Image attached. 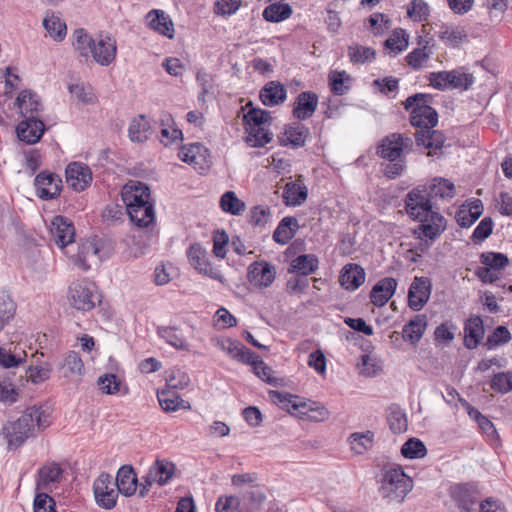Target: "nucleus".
I'll use <instances>...</instances> for the list:
<instances>
[{
  "mask_svg": "<svg viewBox=\"0 0 512 512\" xmlns=\"http://www.w3.org/2000/svg\"><path fill=\"white\" fill-rule=\"evenodd\" d=\"M51 424L50 413L42 407H29L16 418L7 420L1 428L0 436L5 440L8 451H15L28 439L36 436Z\"/></svg>",
  "mask_w": 512,
  "mask_h": 512,
  "instance_id": "nucleus-1",
  "label": "nucleus"
},
{
  "mask_svg": "<svg viewBox=\"0 0 512 512\" xmlns=\"http://www.w3.org/2000/svg\"><path fill=\"white\" fill-rule=\"evenodd\" d=\"M420 188V186H418ZM418 189V251L425 252L447 228V220Z\"/></svg>",
  "mask_w": 512,
  "mask_h": 512,
  "instance_id": "nucleus-2",
  "label": "nucleus"
},
{
  "mask_svg": "<svg viewBox=\"0 0 512 512\" xmlns=\"http://www.w3.org/2000/svg\"><path fill=\"white\" fill-rule=\"evenodd\" d=\"M439 122V114L430 105H418V153L426 157L442 155L446 141L444 133L434 129Z\"/></svg>",
  "mask_w": 512,
  "mask_h": 512,
  "instance_id": "nucleus-3",
  "label": "nucleus"
},
{
  "mask_svg": "<svg viewBox=\"0 0 512 512\" xmlns=\"http://www.w3.org/2000/svg\"><path fill=\"white\" fill-rule=\"evenodd\" d=\"M378 483L379 494L388 502H402L413 488V479L396 464L383 466Z\"/></svg>",
  "mask_w": 512,
  "mask_h": 512,
  "instance_id": "nucleus-4",
  "label": "nucleus"
},
{
  "mask_svg": "<svg viewBox=\"0 0 512 512\" xmlns=\"http://www.w3.org/2000/svg\"><path fill=\"white\" fill-rule=\"evenodd\" d=\"M424 78L429 81L431 87L441 91L454 89L466 91L475 82L473 74L467 73L465 67H458L450 71L431 72Z\"/></svg>",
  "mask_w": 512,
  "mask_h": 512,
  "instance_id": "nucleus-5",
  "label": "nucleus"
},
{
  "mask_svg": "<svg viewBox=\"0 0 512 512\" xmlns=\"http://www.w3.org/2000/svg\"><path fill=\"white\" fill-rule=\"evenodd\" d=\"M413 141L410 137L400 133H392L385 136L376 148V154L388 161H395L404 158L410 152Z\"/></svg>",
  "mask_w": 512,
  "mask_h": 512,
  "instance_id": "nucleus-6",
  "label": "nucleus"
},
{
  "mask_svg": "<svg viewBox=\"0 0 512 512\" xmlns=\"http://www.w3.org/2000/svg\"><path fill=\"white\" fill-rule=\"evenodd\" d=\"M68 299L75 309L81 311H89L100 302L95 284L86 280L70 285Z\"/></svg>",
  "mask_w": 512,
  "mask_h": 512,
  "instance_id": "nucleus-7",
  "label": "nucleus"
},
{
  "mask_svg": "<svg viewBox=\"0 0 512 512\" xmlns=\"http://www.w3.org/2000/svg\"><path fill=\"white\" fill-rule=\"evenodd\" d=\"M93 491L96 503L104 509H112L117 503L120 493L114 484L113 478L107 473H102L94 481Z\"/></svg>",
  "mask_w": 512,
  "mask_h": 512,
  "instance_id": "nucleus-8",
  "label": "nucleus"
},
{
  "mask_svg": "<svg viewBox=\"0 0 512 512\" xmlns=\"http://www.w3.org/2000/svg\"><path fill=\"white\" fill-rule=\"evenodd\" d=\"M63 469L56 462H46L37 472L36 491L51 493L62 480Z\"/></svg>",
  "mask_w": 512,
  "mask_h": 512,
  "instance_id": "nucleus-9",
  "label": "nucleus"
},
{
  "mask_svg": "<svg viewBox=\"0 0 512 512\" xmlns=\"http://www.w3.org/2000/svg\"><path fill=\"white\" fill-rule=\"evenodd\" d=\"M37 196L42 200H52L60 195L62 179L56 173L42 171L34 180Z\"/></svg>",
  "mask_w": 512,
  "mask_h": 512,
  "instance_id": "nucleus-10",
  "label": "nucleus"
},
{
  "mask_svg": "<svg viewBox=\"0 0 512 512\" xmlns=\"http://www.w3.org/2000/svg\"><path fill=\"white\" fill-rule=\"evenodd\" d=\"M121 195L126 209L151 204L150 189L140 181H129L123 187Z\"/></svg>",
  "mask_w": 512,
  "mask_h": 512,
  "instance_id": "nucleus-11",
  "label": "nucleus"
},
{
  "mask_svg": "<svg viewBox=\"0 0 512 512\" xmlns=\"http://www.w3.org/2000/svg\"><path fill=\"white\" fill-rule=\"evenodd\" d=\"M52 240L60 248H65L74 242L75 228L73 223L64 216H55L50 225Z\"/></svg>",
  "mask_w": 512,
  "mask_h": 512,
  "instance_id": "nucleus-12",
  "label": "nucleus"
},
{
  "mask_svg": "<svg viewBox=\"0 0 512 512\" xmlns=\"http://www.w3.org/2000/svg\"><path fill=\"white\" fill-rule=\"evenodd\" d=\"M269 394L274 402L280 404L282 408H285L288 411H290V409H293L295 411H299L300 413L307 414L309 416V414L314 413L313 410H315L316 407H321L316 402H305L299 396L292 395L289 393L270 391Z\"/></svg>",
  "mask_w": 512,
  "mask_h": 512,
  "instance_id": "nucleus-13",
  "label": "nucleus"
},
{
  "mask_svg": "<svg viewBox=\"0 0 512 512\" xmlns=\"http://www.w3.org/2000/svg\"><path fill=\"white\" fill-rule=\"evenodd\" d=\"M116 53V41L107 35L95 40L90 56L99 65L109 66L115 60Z\"/></svg>",
  "mask_w": 512,
  "mask_h": 512,
  "instance_id": "nucleus-14",
  "label": "nucleus"
},
{
  "mask_svg": "<svg viewBox=\"0 0 512 512\" xmlns=\"http://www.w3.org/2000/svg\"><path fill=\"white\" fill-rule=\"evenodd\" d=\"M101 262L100 246L96 239H88L84 241L74 258V264L80 269L86 271L91 268L92 264Z\"/></svg>",
  "mask_w": 512,
  "mask_h": 512,
  "instance_id": "nucleus-15",
  "label": "nucleus"
},
{
  "mask_svg": "<svg viewBox=\"0 0 512 512\" xmlns=\"http://www.w3.org/2000/svg\"><path fill=\"white\" fill-rule=\"evenodd\" d=\"M15 106L19 109L23 119L40 118L43 110L39 97L31 90H23L16 98Z\"/></svg>",
  "mask_w": 512,
  "mask_h": 512,
  "instance_id": "nucleus-16",
  "label": "nucleus"
},
{
  "mask_svg": "<svg viewBox=\"0 0 512 512\" xmlns=\"http://www.w3.org/2000/svg\"><path fill=\"white\" fill-rule=\"evenodd\" d=\"M67 183L75 191L85 190L92 181V172L87 165L74 162L70 163L66 168Z\"/></svg>",
  "mask_w": 512,
  "mask_h": 512,
  "instance_id": "nucleus-17",
  "label": "nucleus"
},
{
  "mask_svg": "<svg viewBox=\"0 0 512 512\" xmlns=\"http://www.w3.org/2000/svg\"><path fill=\"white\" fill-rule=\"evenodd\" d=\"M16 131L21 141L27 144H35L41 139L45 131V125L41 118L23 119L17 125Z\"/></svg>",
  "mask_w": 512,
  "mask_h": 512,
  "instance_id": "nucleus-18",
  "label": "nucleus"
},
{
  "mask_svg": "<svg viewBox=\"0 0 512 512\" xmlns=\"http://www.w3.org/2000/svg\"><path fill=\"white\" fill-rule=\"evenodd\" d=\"M318 106V96L312 91L298 94L293 105V116L298 120L312 117Z\"/></svg>",
  "mask_w": 512,
  "mask_h": 512,
  "instance_id": "nucleus-19",
  "label": "nucleus"
},
{
  "mask_svg": "<svg viewBox=\"0 0 512 512\" xmlns=\"http://www.w3.org/2000/svg\"><path fill=\"white\" fill-rule=\"evenodd\" d=\"M275 268L267 262H254L249 266L248 279L255 286L268 287L275 279Z\"/></svg>",
  "mask_w": 512,
  "mask_h": 512,
  "instance_id": "nucleus-20",
  "label": "nucleus"
},
{
  "mask_svg": "<svg viewBox=\"0 0 512 512\" xmlns=\"http://www.w3.org/2000/svg\"><path fill=\"white\" fill-rule=\"evenodd\" d=\"M422 192L426 193L423 196L429 198L431 202L434 198L452 199L455 196V186L448 179L434 178L423 186V189L420 190V195H422Z\"/></svg>",
  "mask_w": 512,
  "mask_h": 512,
  "instance_id": "nucleus-21",
  "label": "nucleus"
},
{
  "mask_svg": "<svg viewBox=\"0 0 512 512\" xmlns=\"http://www.w3.org/2000/svg\"><path fill=\"white\" fill-rule=\"evenodd\" d=\"M397 281L392 277L380 279L370 292L371 302L378 307L384 306L395 293Z\"/></svg>",
  "mask_w": 512,
  "mask_h": 512,
  "instance_id": "nucleus-22",
  "label": "nucleus"
},
{
  "mask_svg": "<svg viewBox=\"0 0 512 512\" xmlns=\"http://www.w3.org/2000/svg\"><path fill=\"white\" fill-rule=\"evenodd\" d=\"M464 345L467 349H475L484 337V324L480 316L470 317L464 326Z\"/></svg>",
  "mask_w": 512,
  "mask_h": 512,
  "instance_id": "nucleus-23",
  "label": "nucleus"
},
{
  "mask_svg": "<svg viewBox=\"0 0 512 512\" xmlns=\"http://www.w3.org/2000/svg\"><path fill=\"white\" fill-rule=\"evenodd\" d=\"M451 495L461 510L465 512L475 511L473 506L477 503V495L470 484L462 483L455 485L452 488Z\"/></svg>",
  "mask_w": 512,
  "mask_h": 512,
  "instance_id": "nucleus-24",
  "label": "nucleus"
},
{
  "mask_svg": "<svg viewBox=\"0 0 512 512\" xmlns=\"http://www.w3.org/2000/svg\"><path fill=\"white\" fill-rule=\"evenodd\" d=\"M84 363L75 351H69L59 366L60 375L68 379H80L84 374Z\"/></svg>",
  "mask_w": 512,
  "mask_h": 512,
  "instance_id": "nucleus-25",
  "label": "nucleus"
},
{
  "mask_svg": "<svg viewBox=\"0 0 512 512\" xmlns=\"http://www.w3.org/2000/svg\"><path fill=\"white\" fill-rule=\"evenodd\" d=\"M114 484L118 491L124 496H132L138 487L137 475L132 466H122L116 475Z\"/></svg>",
  "mask_w": 512,
  "mask_h": 512,
  "instance_id": "nucleus-26",
  "label": "nucleus"
},
{
  "mask_svg": "<svg viewBox=\"0 0 512 512\" xmlns=\"http://www.w3.org/2000/svg\"><path fill=\"white\" fill-rule=\"evenodd\" d=\"M483 213V203L480 199H473L468 208L461 206L455 214L457 224L461 228H469L472 226Z\"/></svg>",
  "mask_w": 512,
  "mask_h": 512,
  "instance_id": "nucleus-27",
  "label": "nucleus"
},
{
  "mask_svg": "<svg viewBox=\"0 0 512 512\" xmlns=\"http://www.w3.org/2000/svg\"><path fill=\"white\" fill-rule=\"evenodd\" d=\"M146 19L148 21V26L151 29L168 38H173V22L169 15H167L163 10H151L147 14Z\"/></svg>",
  "mask_w": 512,
  "mask_h": 512,
  "instance_id": "nucleus-28",
  "label": "nucleus"
},
{
  "mask_svg": "<svg viewBox=\"0 0 512 512\" xmlns=\"http://www.w3.org/2000/svg\"><path fill=\"white\" fill-rule=\"evenodd\" d=\"M287 97L283 84L278 81H270L260 91V99L265 106H277L282 104Z\"/></svg>",
  "mask_w": 512,
  "mask_h": 512,
  "instance_id": "nucleus-29",
  "label": "nucleus"
},
{
  "mask_svg": "<svg viewBox=\"0 0 512 512\" xmlns=\"http://www.w3.org/2000/svg\"><path fill=\"white\" fill-rule=\"evenodd\" d=\"M72 47L80 61L87 62L96 39L83 28L76 29L72 35Z\"/></svg>",
  "mask_w": 512,
  "mask_h": 512,
  "instance_id": "nucleus-30",
  "label": "nucleus"
},
{
  "mask_svg": "<svg viewBox=\"0 0 512 512\" xmlns=\"http://www.w3.org/2000/svg\"><path fill=\"white\" fill-rule=\"evenodd\" d=\"M187 257L191 266L204 275L216 278L212 265L206 258V251L199 244L191 245L187 250Z\"/></svg>",
  "mask_w": 512,
  "mask_h": 512,
  "instance_id": "nucleus-31",
  "label": "nucleus"
},
{
  "mask_svg": "<svg viewBox=\"0 0 512 512\" xmlns=\"http://www.w3.org/2000/svg\"><path fill=\"white\" fill-rule=\"evenodd\" d=\"M365 281V271L357 264H348L340 275V284L346 290H356Z\"/></svg>",
  "mask_w": 512,
  "mask_h": 512,
  "instance_id": "nucleus-32",
  "label": "nucleus"
},
{
  "mask_svg": "<svg viewBox=\"0 0 512 512\" xmlns=\"http://www.w3.org/2000/svg\"><path fill=\"white\" fill-rule=\"evenodd\" d=\"M175 469L174 463L165 459H157L150 467L148 473L152 481H155L160 486H164L172 479Z\"/></svg>",
  "mask_w": 512,
  "mask_h": 512,
  "instance_id": "nucleus-33",
  "label": "nucleus"
},
{
  "mask_svg": "<svg viewBox=\"0 0 512 512\" xmlns=\"http://www.w3.org/2000/svg\"><path fill=\"white\" fill-rule=\"evenodd\" d=\"M157 399L161 408L167 413L180 409H191L189 402L183 400L178 393L169 389L158 391Z\"/></svg>",
  "mask_w": 512,
  "mask_h": 512,
  "instance_id": "nucleus-34",
  "label": "nucleus"
},
{
  "mask_svg": "<svg viewBox=\"0 0 512 512\" xmlns=\"http://www.w3.org/2000/svg\"><path fill=\"white\" fill-rule=\"evenodd\" d=\"M299 228L298 220L292 216L284 217L273 232V240L281 245L287 244Z\"/></svg>",
  "mask_w": 512,
  "mask_h": 512,
  "instance_id": "nucleus-35",
  "label": "nucleus"
},
{
  "mask_svg": "<svg viewBox=\"0 0 512 512\" xmlns=\"http://www.w3.org/2000/svg\"><path fill=\"white\" fill-rule=\"evenodd\" d=\"M319 268V260L314 254H302L291 261L289 272L297 273L301 276H308L316 272Z\"/></svg>",
  "mask_w": 512,
  "mask_h": 512,
  "instance_id": "nucleus-36",
  "label": "nucleus"
},
{
  "mask_svg": "<svg viewBox=\"0 0 512 512\" xmlns=\"http://www.w3.org/2000/svg\"><path fill=\"white\" fill-rule=\"evenodd\" d=\"M308 196L307 187L303 183L289 182L284 186L283 199L287 206H299Z\"/></svg>",
  "mask_w": 512,
  "mask_h": 512,
  "instance_id": "nucleus-37",
  "label": "nucleus"
},
{
  "mask_svg": "<svg viewBox=\"0 0 512 512\" xmlns=\"http://www.w3.org/2000/svg\"><path fill=\"white\" fill-rule=\"evenodd\" d=\"M218 346L232 359L243 364L250 360L249 357H252V351L250 349L242 343L232 339L221 340L218 342Z\"/></svg>",
  "mask_w": 512,
  "mask_h": 512,
  "instance_id": "nucleus-38",
  "label": "nucleus"
},
{
  "mask_svg": "<svg viewBox=\"0 0 512 512\" xmlns=\"http://www.w3.org/2000/svg\"><path fill=\"white\" fill-rule=\"evenodd\" d=\"M351 451L356 455H363L370 450L374 443V433L370 430L365 432H354L349 438Z\"/></svg>",
  "mask_w": 512,
  "mask_h": 512,
  "instance_id": "nucleus-39",
  "label": "nucleus"
},
{
  "mask_svg": "<svg viewBox=\"0 0 512 512\" xmlns=\"http://www.w3.org/2000/svg\"><path fill=\"white\" fill-rule=\"evenodd\" d=\"M130 220L138 227H148L154 222L155 213L153 204L140 205L126 209Z\"/></svg>",
  "mask_w": 512,
  "mask_h": 512,
  "instance_id": "nucleus-40",
  "label": "nucleus"
},
{
  "mask_svg": "<svg viewBox=\"0 0 512 512\" xmlns=\"http://www.w3.org/2000/svg\"><path fill=\"white\" fill-rule=\"evenodd\" d=\"M386 418L391 431L400 434L407 430L408 422L404 411L397 404H392L386 411Z\"/></svg>",
  "mask_w": 512,
  "mask_h": 512,
  "instance_id": "nucleus-41",
  "label": "nucleus"
},
{
  "mask_svg": "<svg viewBox=\"0 0 512 512\" xmlns=\"http://www.w3.org/2000/svg\"><path fill=\"white\" fill-rule=\"evenodd\" d=\"M43 27L48 32L51 38L55 41L60 42L64 40L67 33V26L59 16H56L53 12L47 13L43 19Z\"/></svg>",
  "mask_w": 512,
  "mask_h": 512,
  "instance_id": "nucleus-42",
  "label": "nucleus"
},
{
  "mask_svg": "<svg viewBox=\"0 0 512 512\" xmlns=\"http://www.w3.org/2000/svg\"><path fill=\"white\" fill-rule=\"evenodd\" d=\"M389 338L391 339L394 347L402 348V342H408L411 346L415 345L416 341V316L412 317L408 323L403 327L402 332L393 331Z\"/></svg>",
  "mask_w": 512,
  "mask_h": 512,
  "instance_id": "nucleus-43",
  "label": "nucleus"
},
{
  "mask_svg": "<svg viewBox=\"0 0 512 512\" xmlns=\"http://www.w3.org/2000/svg\"><path fill=\"white\" fill-rule=\"evenodd\" d=\"M409 35L404 29H395L384 45L390 56H396L408 47Z\"/></svg>",
  "mask_w": 512,
  "mask_h": 512,
  "instance_id": "nucleus-44",
  "label": "nucleus"
},
{
  "mask_svg": "<svg viewBox=\"0 0 512 512\" xmlns=\"http://www.w3.org/2000/svg\"><path fill=\"white\" fill-rule=\"evenodd\" d=\"M150 123L144 115H139L133 119L129 125L128 135L131 141L142 143L145 142L150 134Z\"/></svg>",
  "mask_w": 512,
  "mask_h": 512,
  "instance_id": "nucleus-45",
  "label": "nucleus"
},
{
  "mask_svg": "<svg viewBox=\"0 0 512 512\" xmlns=\"http://www.w3.org/2000/svg\"><path fill=\"white\" fill-rule=\"evenodd\" d=\"M285 141L295 148L303 147L309 135V129L297 122L285 129Z\"/></svg>",
  "mask_w": 512,
  "mask_h": 512,
  "instance_id": "nucleus-46",
  "label": "nucleus"
},
{
  "mask_svg": "<svg viewBox=\"0 0 512 512\" xmlns=\"http://www.w3.org/2000/svg\"><path fill=\"white\" fill-rule=\"evenodd\" d=\"M479 261L482 265L494 269V271H502L509 265V258L501 252H482L479 255Z\"/></svg>",
  "mask_w": 512,
  "mask_h": 512,
  "instance_id": "nucleus-47",
  "label": "nucleus"
},
{
  "mask_svg": "<svg viewBox=\"0 0 512 512\" xmlns=\"http://www.w3.org/2000/svg\"><path fill=\"white\" fill-rule=\"evenodd\" d=\"M159 336L176 349L185 350L188 344L184 334L176 327H160Z\"/></svg>",
  "mask_w": 512,
  "mask_h": 512,
  "instance_id": "nucleus-48",
  "label": "nucleus"
},
{
  "mask_svg": "<svg viewBox=\"0 0 512 512\" xmlns=\"http://www.w3.org/2000/svg\"><path fill=\"white\" fill-rule=\"evenodd\" d=\"M441 40L446 46L456 48L468 41V35L463 27H446L440 34Z\"/></svg>",
  "mask_w": 512,
  "mask_h": 512,
  "instance_id": "nucleus-49",
  "label": "nucleus"
},
{
  "mask_svg": "<svg viewBox=\"0 0 512 512\" xmlns=\"http://www.w3.org/2000/svg\"><path fill=\"white\" fill-rule=\"evenodd\" d=\"M292 8L286 3H273L263 11V18L268 22H280L290 17Z\"/></svg>",
  "mask_w": 512,
  "mask_h": 512,
  "instance_id": "nucleus-50",
  "label": "nucleus"
},
{
  "mask_svg": "<svg viewBox=\"0 0 512 512\" xmlns=\"http://www.w3.org/2000/svg\"><path fill=\"white\" fill-rule=\"evenodd\" d=\"M270 112L262 109H251L243 117L246 128L269 127L271 122Z\"/></svg>",
  "mask_w": 512,
  "mask_h": 512,
  "instance_id": "nucleus-51",
  "label": "nucleus"
},
{
  "mask_svg": "<svg viewBox=\"0 0 512 512\" xmlns=\"http://www.w3.org/2000/svg\"><path fill=\"white\" fill-rule=\"evenodd\" d=\"M220 207L231 215H240L245 210V203L233 191H226L220 198Z\"/></svg>",
  "mask_w": 512,
  "mask_h": 512,
  "instance_id": "nucleus-52",
  "label": "nucleus"
},
{
  "mask_svg": "<svg viewBox=\"0 0 512 512\" xmlns=\"http://www.w3.org/2000/svg\"><path fill=\"white\" fill-rule=\"evenodd\" d=\"M350 80V76L345 71L330 72L329 85L331 91L338 96L344 95L350 89V85L347 84Z\"/></svg>",
  "mask_w": 512,
  "mask_h": 512,
  "instance_id": "nucleus-53",
  "label": "nucleus"
},
{
  "mask_svg": "<svg viewBox=\"0 0 512 512\" xmlns=\"http://www.w3.org/2000/svg\"><path fill=\"white\" fill-rule=\"evenodd\" d=\"M246 132V142L251 147H263L272 140V133L268 127L246 128Z\"/></svg>",
  "mask_w": 512,
  "mask_h": 512,
  "instance_id": "nucleus-54",
  "label": "nucleus"
},
{
  "mask_svg": "<svg viewBox=\"0 0 512 512\" xmlns=\"http://www.w3.org/2000/svg\"><path fill=\"white\" fill-rule=\"evenodd\" d=\"M511 340V333L504 325L497 326L493 332L487 337L484 346L488 350H492L497 346L508 343Z\"/></svg>",
  "mask_w": 512,
  "mask_h": 512,
  "instance_id": "nucleus-55",
  "label": "nucleus"
},
{
  "mask_svg": "<svg viewBox=\"0 0 512 512\" xmlns=\"http://www.w3.org/2000/svg\"><path fill=\"white\" fill-rule=\"evenodd\" d=\"M51 366L49 363H42L40 365H30L25 370V377L27 380L34 384L42 383L50 378Z\"/></svg>",
  "mask_w": 512,
  "mask_h": 512,
  "instance_id": "nucleus-56",
  "label": "nucleus"
},
{
  "mask_svg": "<svg viewBox=\"0 0 512 512\" xmlns=\"http://www.w3.org/2000/svg\"><path fill=\"white\" fill-rule=\"evenodd\" d=\"M493 391L507 394L512 391V371L495 373L490 381Z\"/></svg>",
  "mask_w": 512,
  "mask_h": 512,
  "instance_id": "nucleus-57",
  "label": "nucleus"
},
{
  "mask_svg": "<svg viewBox=\"0 0 512 512\" xmlns=\"http://www.w3.org/2000/svg\"><path fill=\"white\" fill-rule=\"evenodd\" d=\"M249 361H246L245 364L251 365L253 372L262 380L271 384L275 381L274 378L271 377L272 369L267 366L264 361L261 359L259 355L252 351V357H249Z\"/></svg>",
  "mask_w": 512,
  "mask_h": 512,
  "instance_id": "nucleus-58",
  "label": "nucleus"
},
{
  "mask_svg": "<svg viewBox=\"0 0 512 512\" xmlns=\"http://www.w3.org/2000/svg\"><path fill=\"white\" fill-rule=\"evenodd\" d=\"M189 383L190 377L185 371L179 368H173L167 372L166 384L168 388L176 390L184 389L189 385Z\"/></svg>",
  "mask_w": 512,
  "mask_h": 512,
  "instance_id": "nucleus-59",
  "label": "nucleus"
},
{
  "mask_svg": "<svg viewBox=\"0 0 512 512\" xmlns=\"http://www.w3.org/2000/svg\"><path fill=\"white\" fill-rule=\"evenodd\" d=\"M202 148V145L199 143H193L190 144L189 146H183L179 150L178 156L183 162L192 165H198L200 163V160L204 158V156L201 154Z\"/></svg>",
  "mask_w": 512,
  "mask_h": 512,
  "instance_id": "nucleus-60",
  "label": "nucleus"
},
{
  "mask_svg": "<svg viewBox=\"0 0 512 512\" xmlns=\"http://www.w3.org/2000/svg\"><path fill=\"white\" fill-rule=\"evenodd\" d=\"M493 220L491 217H484L474 229L471 239L474 244H481L493 232Z\"/></svg>",
  "mask_w": 512,
  "mask_h": 512,
  "instance_id": "nucleus-61",
  "label": "nucleus"
},
{
  "mask_svg": "<svg viewBox=\"0 0 512 512\" xmlns=\"http://www.w3.org/2000/svg\"><path fill=\"white\" fill-rule=\"evenodd\" d=\"M348 55L353 63H365L374 59L376 52L370 47L361 45L350 46L348 49Z\"/></svg>",
  "mask_w": 512,
  "mask_h": 512,
  "instance_id": "nucleus-62",
  "label": "nucleus"
},
{
  "mask_svg": "<svg viewBox=\"0 0 512 512\" xmlns=\"http://www.w3.org/2000/svg\"><path fill=\"white\" fill-rule=\"evenodd\" d=\"M69 92L84 104H92L95 101V95L92 88L84 83L70 84Z\"/></svg>",
  "mask_w": 512,
  "mask_h": 512,
  "instance_id": "nucleus-63",
  "label": "nucleus"
},
{
  "mask_svg": "<svg viewBox=\"0 0 512 512\" xmlns=\"http://www.w3.org/2000/svg\"><path fill=\"white\" fill-rule=\"evenodd\" d=\"M34 512H56V503L46 492H38L34 499Z\"/></svg>",
  "mask_w": 512,
  "mask_h": 512,
  "instance_id": "nucleus-64",
  "label": "nucleus"
}]
</instances>
